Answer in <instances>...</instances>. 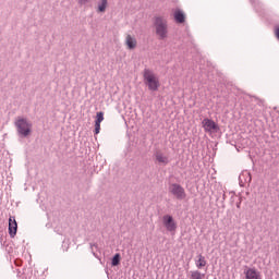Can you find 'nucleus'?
Here are the masks:
<instances>
[{
    "label": "nucleus",
    "instance_id": "obj_10",
    "mask_svg": "<svg viewBox=\"0 0 279 279\" xmlns=\"http://www.w3.org/2000/svg\"><path fill=\"white\" fill-rule=\"evenodd\" d=\"M244 276L246 279H260V272L256 268H245Z\"/></svg>",
    "mask_w": 279,
    "mask_h": 279
},
{
    "label": "nucleus",
    "instance_id": "obj_11",
    "mask_svg": "<svg viewBox=\"0 0 279 279\" xmlns=\"http://www.w3.org/2000/svg\"><path fill=\"white\" fill-rule=\"evenodd\" d=\"M174 21L175 23H184V21H186V15L184 14L183 10L177 9L174 11Z\"/></svg>",
    "mask_w": 279,
    "mask_h": 279
},
{
    "label": "nucleus",
    "instance_id": "obj_2",
    "mask_svg": "<svg viewBox=\"0 0 279 279\" xmlns=\"http://www.w3.org/2000/svg\"><path fill=\"white\" fill-rule=\"evenodd\" d=\"M144 84L148 86V90L156 93L160 88V81L151 70H144Z\"/></svg>",
    "mask_w": 279,
    "mask_h": 279
},
{
    "label": "nucleus",
    "instance_id": "obj_13",
    "mask_svg": "<svg viewBox=\"0 0 279 279\" xmlns=\"http://www.w3.org/2000/svg\"><path fill=\"white\" fill-rule=\"evenodd\" d=\"M195 265H196L197 269H202L203 267H206V265H207L206 257H204V255H202V254L196 256Z\"/></svg>",
    "mask_w": 279,
    "mask_h": 279
},
{
    "label": "nucleus",
    "instance_id": "obj_9",
    "mask_svg": "<svg viewBox=\"0 0 279 279\" xmlns=\"http://www.w3.org/2000/svg\"><path fill=\"white\" fill-rule=\"evenodd\" d=\"M250 182H252V174L247 170L242 171L239 175L240 186H245L246 184H250Z\"/></svg>",
    "mask_w": 279,
    "mask_h": 279
},
{
    "label": "nucleus",
    "instance_id": "obj_14",
    "mask_svg": "<svg viewBox=\"0 0 279 279\" xmlns=\"http://www.w3.org/2000/svg\"><path fill=\"white\" fill-rule=\"evenodd\" d=\"M206 274H202L199 270L190 271V279H205Z\"/></svg>",
    "mask_w": 279,
    "mask_h": 279
},
{
    "label": "nucleus",
    "instance_id": "obj_4",
    "mask_svg": "<svg viewBox=\"0 0 279 279\" xmlns=\"http://www.w3.org/2000/svg\"><path fill=\"white\" fill-rule=\"evenodd\" d=\"M169 193H171L178 199H184L186 197V191L178 183L169 185Z\"/></svg>",
    "mask_w": 279,
    "mask_h": 279
},
{
    "label": "nucleus",
    "instance_id": "obj_19",
    "mask_svg": "<svg viewBox=\"0 0 279 279\" xmlns=\"http://www.w3.org/2000/svg\"><path fill=\"white\" fill-rule=\"evenodd\" d=\"M90 0H78L80 5H86Z\"/></svg>",
    "mask_w": 279,
    "mask_h": 279
},
{
    "label": "nucleus",
    "instance_id": "obj_17",
    "mask_svg": "<svg viewBox=\"0 0 279 279\" xmlns=\"http://www.w3.org/2000/svg\"><path fill=\"white\" fill-rule=\"evenodd\" d=\"M101 121H104V112H97L96 121L95 123L101 124Z\"/></svg>",
    "mask_w": 279,
    "mask_h": 279
},
{
    "label": "nucleus",
    "instance_id": "obj_6",
    "mask_svg": "<svg viewBox=\"0 0 279 279\" xmlns=\"http://www.w3.org/2000/svg\"><path fill=\"white\" fill-rule=\"evenodd\" d=\"M202 125L205 132L213 133L219 130V125H217L211 119L205 118L202 121Z\"/></svg>",
    "mask_w": 279,
    "mask_h": 279
},
{
    "label": "nucleus",
    "instance_id": "obj_1",
    "mask_svg": "<svg viewBox=\"0 0 279 279\" xmlns=\"http://www.w3.org/2000/svg\"><path fill=\"white\" fill-rule=\"evenodd\" d=\"M154 27L158 40H167V38H169V22L167 21V17L156 16Z\"/></svg>",
    "mask_w": 279,
    "mask_h": 279
},
{
    "label": "nucleus",
    "instance_id": "obj_12",
    "mask_svg": "<svg viewBox=\"0 0 279 279\" xmlns=\"http://www.w3.org/2000/svg\"><path fill=\"white\" fill-rule=\"evenodd\" d=\"M125 45L128 49H136V45H137L136 38L132 37L131 35H126Z\"/></svg>",
    "mask_w": 279,
    "mask_h": 279
},
{
    "label": "nucleus",
    "instance_id": "obj_16",
    "mask_svg": "<svg viewBox=\"0 0 279 279\" xmlns=\"http://www.w3.org/2000/svg\"><path fill=\"white\" fill-rule=\"evenodd\" d=\"M106 8H108V0H101L98 4V12H106Z\"/></svg>",
    "mask_w": 279,
    "mask_h": 279
},
{
    "label": "nucleus",
    "instance_id": "obj_5",
    "mask_svg": "<svg viewBox=\"0 0 279 279\" xmlns=\"http://www.w3.org/2000/svg\"><path fill=\"white\" fill-rule=\"evenodd\" d=\"M162 226L167 232H175L178 230V222H175V219L171 215H165L162 217Z\"/></svg>",
    "mask_w": 279,
    "mask_h": 279
},
{
    "label": "nucleus",
    "instance_id": "obj_15",
    "mask_svg": "<svg viewBox=\"0 0 279 279\" xmlns=\"http://www.w3.org/2000/svg\"><path fill=\"white\" fill-rule=\"evenodd\" d=\"M121 265V254L117 253L111 259L112 267H119Z\"/></svg>",
    "mask_w": 279,
    "mask_h": 279
},
{
    "label": "nucleus",
    "instance_id": "obj_18",
    "mask_svg": "<svg viewBox=\"0 0 279 279\" xmlns=\"http://www.w3.org/2000/svg\"><path fill=\"white\" fill-rule=\"evenodd\" d=\"M100 130H101V124L95 122V131H94L95 134H99Z\"/></svg>",
    "mask_w": 279,
    "mask_h": 279
},
{
    "label": "nucleus",
    "instance_id": "obj_7",
    "mask_svg": "<svg viewBox=\"0 0 279 279\" xmlns=\"http://www.w3.org/2000/svg\"><path fill=\"white\" fill-rule=\"evenodd\" d=\"M17 230H19V223H16V218L14 216H11L9 218V234L11 239H14V236H16Z\"/></svg>",
    "mask_w": 279,
    "mask_h": 279
},
{
    "label": "nucleus",
    "instance_id": "obj_8",
    "mask_svg": "<svg viewBox=\"0 0 279 279\" xmlns=\"http://www.w3.org/2000/svg\"><path fill=\"white\" fill-rule=\"evenodd\" d=\"M154 158L158 165H162L163 167L169 162V157H167V155L161 150H156L154 153Z\"/></svg>",
    "mask_w": 279,
    "mask_h": 279
},
{
    "label": "nucleus",
    "instance_id": "obj_20",
    "mask_svg": "<svg viewBox=\"0 0 279 279\" xmlns=\"http://www.w3.org/2000/svg\"><path fill=\"white\" fill-rule=\"evenodd\" d=\"M236 206H238V208H241V203H238Z\"/></svg>",
    "mask_w": 279,
    "mask_h": 279
},
{
    "label": "nucleus",
    "instance_id": "obj_3",
    "mask_svg": "<svg viewBox=\"0 0 279 279\" xmlns=\"http://www.w3.org/2000/svg\"><path fill=\"white\" fill-rule=\"evenodd\" d=\"M15 128L17 130V134L24 138L32 134V122L27 121L25 118H17L15 121Z\"/></svg>",
    "mask_w": 279,
    "mask_h": 279
}]
</instances>
